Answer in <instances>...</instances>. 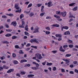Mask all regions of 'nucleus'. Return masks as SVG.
Returning <instances> with one entry per match:
<instances>
[{
  "label": "nucleus",
  "mask_w": 78,
  "mask_h": 78,
  "mask_svg": "<svg viewBox=\"0 0 78 78\" xmlns=\"http://www.w3.org/2000/svg\"><path fill=\"white\" fill-rule=\"evenodd\" d=\"M25 22L23 21H22V25H19V27L20 28H23L25 27Z\"/></svg>",
  "instance_id": "f03ea898"
},
{
  "label": "nucleus",
  "mask_w": 78,
  "mask_h": 78,
  "mask_svg": "<svg viewBox=\"0 0 78 78\" xmlns=\"http://www.w3.org/2000/svg\"><path fill=\"white\" fill-rule=\"evenodd\" d=\"M19 9V10L16 11V12H19V13H20L21 12V11H22V9L21 8H20Z\"/></svg>",
  "instance_id": "a878e982"
},
{
  "label": "nucleus",
  "mask_w": 78,
  "mask_h": 78,
  "mask_svg": "<svg viewBox=\"0 0 78 78\" xmlns=\"http://www.w3.org/2000/svg\"><path fill=\"white\" fill-rule=\"evenodd\" d=\"M46 30H48V31H50V27H47L46 28Z\"/></svg>",
  "instance_id": "09e8293b"
},
{
  "label": "nucleus",
  "mask_w": 78,
  "mask_h": 78,
  "mask_svg": "<svg viewBox=\"0 0 78 78\" xmlns=\"http://www.w3.org/2000/svg\"><path fill=\"white\" fill-rule=\"evenodd\" d=\"M15 8L16 9H19L20 8L18 6V5H17V4H15Z\"/></svg>",
  "instance_id": "9d476101"
},
{
  "label": "nucleus",
  "mask_w": 78,
  "mask_h": 78,
  "mask_svg": "<svg viewBox=\"0 0 78 78\" xmlns=\"http://www.w3.org/2000/svg\"><path fill=\"white\" fill-rule=\"evenodd\" d=\"M30 42H31V43H33V42H36V43H37V44H39V42L36 40V39H32L30 41Z\"/></svg>",
  "instance_id": "39448f33"
},
{
  "label": "nucleus",
  "mask_w": 78,
  "mask_h": 78,
  "mask_svg": "<svg viewBox=\"0 0 78 78\" xmlns=\"http://www.w3.org/2000/svg\"><path fill=\"white\" fill-rule=\"evenodd\" d=\"M54 17H55V18H57V19H59L60 18V17L59 16H57L56 15H54Z\"/></svg>",
  "instance_id": "7c9ffc66"
},
{
  "label": "nucleus",
  "mask_w": 78,
  "mask_h": 78,
  "mask_svg": "<svg viewBox=\"0 0 78 78\" xmlns=\"http://www.w3.org/2000/svg\"><path fill=\"white\" fill-rule=\"evenodd\" d=\"M44 6L43 5L42 6L41 9V11L42 12H44V11L43 10V9H44Z\"/></svg>",
  "instance_id": "4c0bfd02"
},
{
  "label": "nucleus",
  "mask_w": 78,
  "mask_h": 78,
  "mask_svg": "<svg viewBox=\"0 0 78 78\" xmlns=\"http://www.w3.org/2000/svg\"><path fill=\"white\" fill-rule=\"evenodd\" d=\"M68 46H67V45H64L63 46V48H66V47H68Z\"/></svg>",
  "instance_id": "052dcab7"
},
{
  "label": "nucleus",
  "mask_w": 78,
  "mask_h": 78,
  "mask_svg": "<svg viewBox=\"0 0 78 78\" xmlns=\"http://www.w3.org/2000/svg\"><path fill=\"white\" fill-rule=\"evenodd\" d=\"M71 55L70 54H66L65 57L66 58H67L68 57H70V56H71Z\"/></svg>",
  "instance_id": "5701e85b"
},
{
  "label": "nucleus",
  "mask_w": 78,
  "mask_h": 78,
  "mask_svg": "<svg viewBox=\"0 0 78 78\" xmlns=\"http://www.w3.org/2000/svg\"><path fill=\"white\" fill-rule=\"evenodd\" d=\"M6 15L7 16H14V15L10 13L9 14H7Z\"/></svg>",
  "instance_id": "79ce46f5"
},
{
  "label": "nucleus",
  "mask_w": 78,
  "mask_h": 78,
  "mask_svg": "<svg viewBox=\"0 0 78 78\" xmlns=\"http://www.w3.org/2000/svg\"><path fill=\"white\" fill-rule=\"evenodd\" d=\"M55 27H56L57 28L59 27V25L57 24H55Z\"/></svg>",
  "instance_id": "37998d69"
},
{
  "label": "nucleus",
  "mask_w": 78,
  "mask_h": 78,
  "mask_svg": "<svg viewBox=\"0 0 78 78\" xmlns=\"http://www.w3.org/2000/svg\"><path fill=\"white\" fill-rule=\"evenodd\" d=\"M13 71H14V69H11L9 70L7 72V73H11V72H13Z\"/></svg>",
  "instance_id": "f8f14e48"
},
{
  "label": "nucleus",
  "mask_w": 78,
  "mask_h": 78,
  "mask_svg": "<svg viewBox=\"0 0 78 78\" xmlns=\"http://www.w3.org/2000/svg\"><path fill=\"white\" fill-rule=\"evenodd\" d=\"M45 34H50V32L46 31L45 32Z\"/></svg>",
  "instance_id": "ea45409f"
},
{
  "label": "nucleus",
  "mask_w": 78,
  "mask_h": 78,
  "mask_svg": "<svg viewBox=\"0 0 78 78\" xmlns=\"http://www.w3.org/2000/svg\"><path fill=\"white\" fill-rule=\"evenodd\" d=\"M52 53H53L54 54H55L56 53V52H57V51H51Z\"/></svg>",
  "instance_id": "13d9d810"
},
{
  "label": "nucleus",
  "mask_w": 78,
  "mask_h": 78,
  "mask_svg": "<svg viewBox=\"0 0 78 78\" xmlns=\"http://www.w3.org/2000/svg\"><path fill=\"white\" fill-rule=\"evenodd\" d=\"M12 56L13 58H15V57H16V54H15V53H13L12 54Z\"/></svg>",
  "instance_id": "864d4df0"
},
{
  "label": "nucleus",
  "mask_w": 78,
  "mask_h": 78,
  "mask_svg": "<svg viewBox=\"0 0 78 78\" xmlns=\"http://www.w3.org/2000/svg\"><path fill=\"white\" fill-rule=\"evenodd\" d=\"M4 69V67L3 66V67H2L1 66H0V69L1 70H1H3V69Z\"/></svg>",
  "instance_id": "680f3d73"
},
{
  "label": "nucleus",
  "mask_w": 78,
  "mask_h": 78,
  "mask_svg": "<svg viewBox=\"0 0 78 78\" xmlns=\"http://www.w3.org/2000/svg\"><path fill=\"white\" fill-rule=\"evenodd\" d=\"M2 43L3 44H8L9 43V42L6 41H2Z\"/></svg>",
  "instance_id": "c85d7f7f"
},
{
  "label": "nucleus",
  "mask_w": 78,
  "mask_h": 78,
  "mask_svg": "<svg viewBox=\"0 0 78 78\" xmlns=\"http://www.w3.org/2000/svg\"><path fill=\"white\" fill-rule=\"evenodd\" d=\"M2 18H5V19H6L7 18V17L5 15H4V16H2Z\"/></svg>",
  "instance_id": "e2e57ef3"
},
{
  "label": "nucleus",
  "mask_w": 78,
  "mask_h": 78,
  "mask_svg": "<svg viewBox=\"0 0 78 78\" xmlns=\"http://www.w3.org/2000/svg\"><path fill=\"white\" fill-rule=\"evenodd\" d=\"M63 28L65 30H68L69 29V27L68 26H64L63 27Z\"/></svg>",
  "instance_id": "473e14b6"
},
{
  "label": "nucleus",
  "mask_w": 78,
  "mask_h": 78,
  "mask_svg": "<svg viewBox=\"0 0 78 78\" xmlns=\"http://www.w3.org/2000/svg\"><path fill=\"white\" fill-rule=\"evenodd\" d=\"M19 53H20V54H23V52L22 50H20L19 51Z\"/></svg>",
  "instance_id": "4d7b16f0"
},
{
  "label": "nucleus",
  "mask_w": 78,
  "mask_h": 78,
  "mask_svg": "<svg viewBox=\"0 0 78 78\" xmlns=\"http://www.w3.org/2000/svg\"><path fill=\"white\" fill-rule=\"evenodd\" d=\"M33 76H34V75L33 74H29L27 76V77L29 78H30V77H33Z\"/></svg>",
  "instance_id": "a211bd4d"
},
{
  "label": "nucleus",
  "mask_w": 78,
  "mask_h": 78,
  "mask_svg": "<svg viewBox=\"0 0 78 78\" xmlns=\"http://www.w3.org/2000/svg\"><path fill=\"white\" fill-rule=\"evenodd\" d=\"M56 14H58V15H59L60 16L61 14V12L60 11H57L56 12Z\"/></svg>",
  "instance_id": "b1692460"
},
{
  "label": "nucleus",
  "mask_w": 78,
  "mask_h": 78,
  "mask_svg": "<svg viewBox=\"0 0 78 78\" xmlns=\"http://www.w3.org/2000/svg\"><path fill=\"white\" fill-rule=\"evenodd\" d=\"M30 43H28V44L26 45V47H30Z\"/></svg>",
  "instance_id": "338daca9"
},
{
  "label": "nucleus",
  "mask_w": 78,
  "mask_h": 78,
  "mask_svg": "<svg viewBox=\"0 0 78 78\" xmlns=\"http://www.w3.org/2000/svg\"><path fill=\"white\" fill-rule=\"evenodd\" d=\"M67 34H70V33L69 31L66 32L64 33V35H67Z\"/></svg>",
  "instance_id": "ddd939ff"
},
{
  "label": "nucleus",
  "mask_w": 78,
  "mask_h": 78,
  "mask_svg": "<svg viewBox=\"0 0 78 78\" xmlns=\"http://www.w3.org/2000/svg\"><path fill=\"white\" fill-rule=\"evenodd\" d=\"M72 41H71V40H68V43H69V44H72Z\"/></svg>",
  "instance_id": "de8ad7c7"
},
{
  "label": "nucleus",
  "mask_w": 78,
  "mask_h": 78,
  "mask_svg": "<svg viewBox=\"0 0 78 78\" xmlns=\"http://www.w3.org/2000/svg\"><path fill=\"white\" fill-rule=\"evenodd\" d=\"M11 25H12L13 26L16 27V25H17V23H16V21H14L11 23Z\"/></svg>",
  "instance_id": "6e6552de"
},
{
  "label": "nucleus",
  "mask_w": 78,
  "mask_h": 78,
  "mask_svg": "<svg viewBox=\"0 0 78 78\" xmlns=\"http://www.w3.org/2000/svg\"><path fill=\"white\" fill-rule=\"evenodd\" d=\"M27 66H28V67H30V64H27L25 65L24 66V67H27Z\"/></svg>",
  "instance_id": "0e129e2a"
},
{
  "label": "nucleus",
  "mask_w": 78,
  "mask_h": 78,
  "mask_svg": "<svg viewBox=\"0 0 78 78\" xmlns=\"http://www.w3.org/2000/svg\"><path fill=\"white\" fill-rule=\"evenodd\" d=\"M62 60L64 61H65L66 62L65 63L66 64H68V63H69L70 62V59H66V58H64L62 59Z\"/></svg>",
  "instance_id": "20e7f679"
},
{
  "label": "nucleus",
  "mask_w": 78,
  "mask_h": 78,
  "mask_svg": "<svg viewBox=\"0 0 78 78\" xmlns=\"http://www.w3.org/2000/svg\"><path fill=\"white\" fill-rule=\"evenodd\" d=\"M15 48H19L20 49L21 48L19 47V45H16L15 46Z\"/></svg>",
  "instance_id": "f704fd0d"
},
{
  "label": "nucleus",
  "mask_w": 78,
  "mask_h": 78,
  "mask_svg": "<svg viewBox=\"0 0 78 78\" xmlns=\"http://www.w3.org/2000/svg\"><path fill=\"white\" fill-rule=\"evenodd\" d=\"M45 14V12H43L40 13V16H41V17H42V16H44V15Z\"/></svg>",
  "instance_id": "cd10ccee"
},
{
  "label": "nucleus",
  "mask_w": 78,
  "mask_h": 78,
  "mask_svg": "<svg viewBox=\"0 0 78 78\" xmlns=\"http://www.w3.org/2000/svg\"><path fill=\"white\" fill-rule=\"evenodd\" d=\"M73 51H78V49L76 48H73Z\"/></svg>",
  "instance_id": "8fccbe9b"
},
{
  "label": "nucleus",
  "mask_w": 78,
  "mask_h": 78,
  "mask_svg": "<svg viewBox=\"0 0 78 78\" xmlns=\"http://www.w3.org/2000/svg\"><path fill=\"white\" fill-rule=\"evenodd\" d=\"M47 62V61H45L44 62L42 63V64L43 66H45V64H46V62Z\"/></svg>",
  "instance_id": "3c124183"
},
{
  "label": "nucleus",
  "mask_w": 78,
  "mask_h": 78,
  "mask_svg": "<svg viewBox=\"0 0 78 78\" xmlns=\"http://www.w3.org/2000/svg\"><path fill=\"white\" fill-rule=\"evenodd\" d=\"M17 37L16 36H13L12 37V39H17Z\"/></svg>",
  "instance_id": "a19ab883"
},
{
  "label": "nucleus",
  "mask_w": 78,
  "mask_h": 78,
  "mask_svg": "<svg viewBox=\"0 0 78 78\" xmlns=\"http://www.w3.org/2000/svg\"><path fill=\"white\" fill-rule=\"evenodd\" d=\"M28 25L26 24L25 25V30L27 31H28Z\"/></svg>",
  "instance_id": "9b49d317"
},
{
  "label": "nucleus",
  "mask_w": 78,
  "mask_h": 78,
  "mask_svg": "<svg viewBox=\"0 0 78 78\" xmlns=\"http://www.w3.org/2000/svg\"><path fill=\"white\" fill-rule=\"evenodd\" d=\"M32 3H30L28 6L27 8H30V7H31L32 6Z\"/></svg>",
  "instance_id": "72a5a7b5"
},
{
  "label": "nucleus",
  "mask_w": 78,
  "mask_h": 78,
  "mask_svg": "<svg viewBox=\"0 0 78 78\" xmlns=\"http://www.w3.org/2000/svg\"><path fill=\"white\" fill-rule=\"evenodd\" d=\"M51 19V17H50V16H47L46 17V19Z\"/></svg>",
  "instance_id": "5fc2aeb1"
},
{
  "label": "nucleus",
  "mask_w": 78,
  "mask_h": 78,
  "mask_svg": "<svg viewBox=\"0 0 78 78\" xmlns=\"http://www.w3.org/2000/svg\"><path fill=\"white\" fill-rule=\"evenodd\" d=\"M27 62V60L25 59H22L21 60L20 63H23V62Z\"/></svg>",
  "instance_id": "1a4fd4ad"
},
{
  "label": "nucleus",
  "mask_w": 78,
  "mask_h": 78,
  "mask_svg": "<svg viewBox=\"0 0 78 78\" xmlns=\"http://www.w3.org/2000/svg\"><path fill=\"white\" fill-rule=\"evenodd\" d=\"M24 34L26 36H30V34H29V33L27 31H25L24 32Z\"/></svg>",
  "instance_id": "412c9836"
},
{
  "label": "nucleus",
  "mask_w": 78,
  "mask_h": 78,
  "mask_svg": "<svg viewBox=\"0 0 78 78\" xmlns=\"http://www.w3.org/2000/svg\"><path fill=\"white\" fill-rule=\"evenodd\" d=\"M56 37H62V35L60 34H56L55 35Z\"/></svg>",
  "instance_id": "2eb2a0df"
},
{
  "label": "nucleus",
  "mask_w": 78,
  "mask_h": 78,
  "mask_svg": "<svg viewBox=\"0 0 78 78\" xmlns=\"http://www.w3.org/2000/svg\"><path fill=\"white\" fill-rule=\"evenodd\" d=\"M61 71H62V72L64 73L65 72V69L62 68L61 69Z\"/></svg>",
  "instance_id": "bf43d9fd"
},
{
  "label": "nucleus",
  "mask_w": 78,
  "mask_h": 78,
  "mask_svg": "<svg viewBox=\"0 0 78 78\" xmlns=\"http://www.w3.org/2000/svg\"><path fill=\"white\" fill-rule=\"evenodd\" d=\"M75 72H76V73H78V70L76 69L75 70Z\"/></svg>",
  "instance_id": "774afa93"
},
{
  "label": "nucleus",
  "mask_w": 78,
  "mask_h": 78,
  "mask_svg": "<svg viewBox=\"0 0 78 78\" xmlns=\"http://www.w3.org/2000/svg\"><path fill=\"white\" fill-rule=\"evenodd\" d=\"M31 69H33V70H37V69H38V68H37L36 67H31Z\"/></svg>",
  "instance_id": "6ab92c4d"
},
{
  "label": "nucleus",
  "mask_w": 78,
  "mask_h": 78,
  "mask_svg": "<svg viewBox=\"0 0 78 78\" xmlns=\"http://www.w3.org/2000/svg\"><path fill=\"white\" fill-rule=\"evenodd\" d=\"M67 14V12L65 11L64 12H61V15L62 16V17H65L66 16V15Z\"/></svg>",
  "instance_id": "423d86ee"
},
{
  "label": "nucleus",
  "mask_w": 78,
  "mask_h": 78,
  "mask_svg": "<svg viewBox=\"0 0 78 78\" xmlns=\"http://www.w3.org/2000/svg\"><path fill=\"white\" fill-rule=\"evenodd\" d=\"M23 17H24V16L23 14H21L20 15V19H22V18H23Z\"/></svg>",
  "instance_id": "c9c22d12"
},
{
  "label": "nucleus",
  "mask_w": 78,
  "mask_h": 78,
  "mask_svg": "<svg viewBox=\"0 0 78 78\" xmlns=\"http://www.w3.org/2000/svg\"><path fill=\"white\" fill-rule=\"evenodd\" d=\"M69 47L70 48H72L73 47V45L72 44H69Z\"/></svg>",
  "instance_id": "603ef678"
},
{
  "label": "nucleus",
  "mask_w": 78,
  "mask_h": 78,
  "mask_svg": "<svg viewBox=\"0 0 78 78\" xmlns=\"http://www.w3.org/2000/svg\"><path fill=\"white\" fill-rule=\"evenodd\" d=\"M59 50L60 51H62L63 52H64V51H65V50L62 49V46L60 47Z\"/></svg>",
  "instance_id": "4468645a"
},
{
  "label": "nucleus",
  "mask_w": 78,
  "mask_h": 78,
  "mask_svg": "<svg viewBox=\"0 0 78 78\" xmlns=\"http://www.w3.org/2000/svg\"><path fill=\"white\" fill-rule=\"evenodd\" d=\"M47 66H51L52 64H53V63H49L48 62H47Z\"/></svg>",
  "instance_id": "c756f323"
},
{
  "label": "nucleus",
  "mask_w": 78,
  "mask_h": 78,
  "mask_svg": "<svg viewBox=\"0 0 78 78\" xmlns=\"http://www.w3.org/2000/svg\"><path fill=\"white\" fill-rule=\"evenodd\" d=\"M29 16L30 17L33 16H34V13H31L30 14Z\"/></svg>",
  "instance_id": "49530a36"
},
{
  "label": "nucleus",
  "mask_w": 78,
  "mask_h": 78,
  "mask_svg": "<svg viewBox=\"0 0 78 78\" xmlns=\"http://www.w3.org/2000/svg\"><path fill=\"white\" fill-rule=\"evenodd\" d=\"M77 9H78V7L76 6L72 10L74 11H76V10H77Z\"/></svg>",
  "instance_id": "f3484780"
},
{
  "label": "nucleus",
  "mask_w": 78,
  "mask_h": 78,
  "mask_svg": "<svg viewBox=\"0 0 78 78\" xmlns=\"http://www.w3.org/2000/svg\"><path fill=\"white\" fill-rule=\"evenodd\" d=\"M69 18H72L73 17V18H75V17L74 16H73V15H72V14H71V13H69Z\"/></svg>",
  "instance_id": "dca6fc26"
},
{
  "label": "nucleus",
  "mask_w": 78,
  "mask_h": 78,
  "mask_svg": "<svg viewBox=\"0 0 78 78\" xmlns=\"http://www.w3.org/2000/svg\"><path fill=\"white\" fill-rule=\"evenodd\" d=\"M31 47L32 48H35V49H37V46H31Z\"/></svg>",
  "instance_id": "e433bc0d"
},
{
  "label": "nucleus",
  "mask_w": 78,
  "mask_h": 78,
  "mask_svg": "<svg viewBox=\"0 0 78 78\" xmlns=\"http://www.w3.org/2000/svg\"><path fill=\"white\" fill-rule=\"evenodd\" d=\"M34 33H39V27L36 26L34 29V30L33 32Z\"/></svg>",
  "instance_id": "7ed1b4c3"
},
{
  "label": "nucleus",
  "mask_w": 78,
  "mask_h": 78,
  "mask_svg": "<svg viewBox=\"0 0 78 78\" xmlns=\"http://www.w3.org/2000/svg\"><path fill=\"white\" fill-rule=\"evenodd\" d=\"M35 65H36V66L37 67H38L39 66V64H38V63H36Z\"/></svg>",
  "instance_id": "69168bd1"
},
{
  "label": "nucleus",
  "mask_w": 78,
  "mask_h": 78,
  "mask_svg": "<svg viewBox=\"0 0 78 78\" xmlns=\"http://www.w3.org/2000/svg\"><path fill=\"white\" fill-rule=\"evenodd\" d=\"M51 2L50 1L48 2V7H51L53 6V5L52 4Z\"/></svg>",
  "instance_id": "0eeeda50"
},
{
  "label": "nucleus",
  "mask_w": 78,
  "mask_h": 78,
  "mask_svg": "<svg viewBox=\"0 0 78 78\" xmlns=\"http://www.w3.org/2000/svg\"><path fill=\"white\" fill-rule=\"evenodd\" d=\"M13 62L14 64H18V61L17 60H13Z\"/></svg>",
  "instance_id": "aec40b11"
},
{
  "label": "nucleus",
  "mask_w": 78,
  "mask_h": 78,
  "mask_svg": "<svg viewBox=\"0 0 78 78\" xmlns=\"http://www.w3.org/2000/svg\"><path fill=\"white\" fill-rule=\"evenodd\" d=\"M12 35L10 34H8L5 35V37H9L11 36Z\"/></svg>",
  "instance_id": "4be33fe9"
},
{
  "label": "nucleus",
  "mask_w": 78,
  "mask_h": 78,
  "mask_svg": "<svg viewBox=\"0 0 78 78\" xmlns=\"http://www.w3.org/2000/svg\"><path fill=\"white\" fill-rule=\"evenodd\" d=\"M56 67H54L52 68V70L53 71H56Z\"/></svg>",
  "instance_id": "a18cd8bd"
},
{
  "label": "nucleus",
  "mask_w": 78,
  "mask_h": 78,
  "mask_svg": "<svg viewBox=\"0 0 78 78\" xmlns=\"http://www.w3.org/2000/svg\"><path fill=\"white\" fill-rule=\"evenodd\" d=\"M3 67H4V68L5 69H8L9 68L8 66H6V65H3Z\"/></svg>",
  "instance_id": "bb28decb"
},
{
  "label": "nucleus",
  "mask_w": 78,
  "mask_h": 78,
  "mask_svg": "<svg viewBox=\"0 0 78 78\" xmlns=\"http://www.w3.org/2000/svg\"><path fill=\"white\" fill-rule=\"evenodd\" d=\"M0 59L1 60H3L5 59V57L4 56L2 57H0Z\"/></svg>",
  "instance_id": "393cba45"
},
{
  "label": "nucleus",
  "mask_w": 78,
  "mask_h": 78,
  "mask_svg": "<svg viewBox=\"0 0 78 78\" xmlns=\"http://www.w3.org/2000/svg\"><path fill=\"white\" fill-rule=\"evenodd\" d=\"M26 73V72L23 71V72H21L20 73L21 75H25Z\"/></svg>",
  "instance_id": "c03bdc74"
},
{
  "label": "nucleus",
  "mask_w": 78,
  "mask_h": 78,
  "mask_svg": "<svg viewBox=\"0 0 78 78\" xmlns=\"http://www.w3.org/2000/svg\"><path fill=\"white\" fill-rule=\"evenodd\" d=\"M75 3H72L69 4V6H73L74 5H75Z\"/></svg>",
  "instance_id": "58836bf2"
},
{
  "label": "nucleus",
  "mask_w": 78,
  "mask_h": 78,
  "mask_svg": "<svg viewBox=\"0 0 78 78\" xmlns=\"http://www.w3.org/2000/svg\"><path fill=\"white\" fill-rule=\"evenodd\" d=\"M35 56L38 58V59H41L43 58V57L42 56L41 54L39 53H37L35 54Z\"/></svg>",
  "instance_id": "f257e3e1"
},
{
  "label": "nucleus",
  "mask_w": 78,
  "mask_h": 78,
  "mask_svg": "<svg viewBox=\"0 0 78 78\" xmlns=\"http://www.w3.org/2000/svg\"><path fill=\"white\" fill-rule=\"evenodd\" d=\"M41 5H42V4H37V6L38 7H40V6H41Z\"/></svg>",
  "instance_id": "6e6d98bb"
},
{
  "label": "nucleus",
  "mask_w": 78,
  "mask_h": 78,
  "mask_svg": "<svg viewBox=\"0 0 78 78\" xmlns=\"http://www.w3.org/2000/svg\"><path fill=\"white\" fill-rule=\"evenodd\" d=\"M6 31H7L8 32H11L12 31V29H8L6 30Z\"/></svg>",
  "instance_id": "2f4dec72"
}]
</instances>
